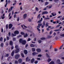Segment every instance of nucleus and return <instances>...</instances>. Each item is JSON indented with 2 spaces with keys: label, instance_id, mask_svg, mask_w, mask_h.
Listing matches in <instances>:
<instances>
[{
  "label": "nucleus",
  "instance_id": "1",
  "mask_svg": "<svg viewBox=\"0 0 64 64\" xmlns=\"http://www.w3.org/2000/svg\"><path fill=\"white\" fill-rule=\"evenodd\" d=\"M43 19V18H41V20H40L38 21V23H39V24L38 25V26H37L38 28H40V26L42 25V24H41V21H42V20Z\"/></svg>",
  "mask_w": 64,
  "mask_h": 64
},
{
  "label": "nucleus",
  "instance_id": "2",
  "mask_svg": "<svg viewBox=\"0 0 64 64\" xmlns=\"http://www.w3.org/2000/svg\"><path fill=\"white\" fill-rule=\"evenodd\" d=\"M20 42L22 44H26V41L25 40H23L22 39H20Z\"/></svg>",
  "mask_w": 64,
  "mask_h": 64
},
{
  "label": "nucleus",
  "instance_id": "3",
  "mask_svg": "<svg viewBox=\"0 0 64 64\" xmlns=\"http://www.w3.org/2000/svg\"><path fill=\"white\" fill-rule=\"evenodd\" d=\"M19 33V31L18 30H16L14 32V34H12L13 36H16V34H18Z\"/></svg>",
  "mask_w": 64,
  "mask_h": 64
},
{
  "label": "nucleus",
  "instance_id": "4",
  "mask_svg": "<svg viewBox=\"0 0 64 64\" xmlns=\"http://www.w3.org/2000/svg\"><path fill=\"white\" fill-rule=\"evenodd\" d=\"M18 47V46L16 45L15 46V48H16V49L15 50V53H18L19 51V49L17 48Z\"/></svg>",
  "mask_w": 64,
  "mask_h": 64
},
{
  "label": "nucleus",
  "instance_id": "5",
  "mask_svg": "<svg viewBox=\"0 0 64 64\" xmlns=\"http://www.w3.org/2000/svg\"><path fill=\"white\" fill-rule=\"evenodd\" d=\"M20 56V55H19V54H16L15 56V58L16 59H18V58H19V57Z\"/></svg>",
  "mask_w": 64,
  "mask_h": 64
},
{
  "label": "nucleus",
  "instance_id": "6",
  "mask_svg": "<svg viewBox=\"0 0 64 64\" xmlns=\"http://www.w3.org/2000/svg\"><path fill=\"white\" fill-rule=\"evenodd\" d=\"M48 14V12L47 11L43 12H42V15H44V14Z\"/></svg>",
  "mask_w": 64,
  "mask_h": 64
},
{
  "label": "nucleus",
  "instance_id": "7",
  "mask_svg": "<svg viewBox=\"0 0 64 64\" xmlns=\"http://www.w3.org/2000/svg\"><path fill=\"white\" fill-rule=\"evenodd\" d=\"M51 14L53 16H55L56 15V13L55 12H53L51 13Z\"/></svg>",
  "mask_w": 64,
  "mask_h": 64
},
{
  "label": "nucleus",
  "instance_id": "8",
  "mask_svg": "<svg viewBox=\"0 0 64 64\" xmlns=\"http://www.w3.org/2000/svg\"><path fill=\"white\" fill-rule=\"evenodd\" d=\"M12 26H12V24H10L9 25V29H11V28L12 27Z\"/></svg>",
  "mask_w": 64,
  "mask_h": 64
},
{
  "label": "nucleus",
  "instance_id": "9",
  "mask_svg": "<svg viewBox=\"0 0 64 64\" xmlns=\"http://www.w3.org/2000/svg\"><path fill=\"white\" fill-rule=\"evenodd\" d=\"M27 14H24L23 16L24 19H26V17H27Z\"/></svg>",
  "mask_w": 64,
  "mask_h": 64
},
{
  "label": "nucleus",
  "instance_id": "10",
  "mask_svg": "<svg viewBox=\"0 0 64 64\" xmlns=\"http://www.w3.org/2000/svg\"><path fill=\"white\" fill-rule=\"evenodd\" d=\"M30 59L28 57H27L26 58V61H30Z\"/></svg>",
  "mask_w": 64,
  "mask_h": 64
},
{
  "label": "nucleus",
  "instance_id": "11",
  "mask_svg": "<svg viewBox=\"0 0 64 64\" xmlns=\"http://www.w3.org/2000/svg\"><path fill=\"white\" fill-rule=\"evenodd\" d=\"M32 54L33 56H34V55H36V54H38V52H34L32 53Z\"/></svg>",
  "mask_w": 64,
  "mask_h": 64
},
{
  "label": "nucleus",
  "instance_id": "12",
  "mask_svg": "<svg viewBox=\"0 0 64 64\" xmlns=\"http://www.w3.org/2000/svg\"><path fill=\"white\" fill-rule=\"evenodd\" d=\"M41 49L39 48H38L36 49V51L38 52H40L41 51Z\"/></svg>",
  "mask_w": 64,
  "mask_h": 64
},
{
  "label": "nucleus",
  "instance_id": "13",
  "mask_svg": "<svg viewBox=\"0 0 64 64\" xmlns=\"http://www.w3.org/2000/svg\"><path fill=\"white\" fill-rule=\"evenodd\" d=\"M49 64H55V62L54 61H52Z\"/></svg>",
  "mask_w": 64,
  "mask_h": 64
},
{
  "label": "nucleus",
  "instance_id": "14",
  "mask_svg": "<svg viewBox=\"0 0 64 64\" xmlns=\"http://www.w3.org/2000/svg\"><path fill=\"white\" fill-rule=\"evenodd\" d=\"M34 58L32 59L31 60V63H33L34 62Z\"/></svg>",
  "mask_w": 64,
  "mask_h": 64
},
{
  "label": "nucleus",
  "instance_id": "15",
  "mask_svg": "<svg viewBox=\"0 0 64 64\" xmlns=\"http://www.w3.org/2000/svg\"><path fill=\"white\" fill-rule=\"evenodd\" d=\"M47 61L48 62H50L51 61H52V59L51 58H49L48 60Z\"/></svg>",
  "mask_w": 64,
  "mask_h": 64
},
{
  "label": "nucleus",
  "instance_id": "16",
  "mask_svg": "<svg viewBox=\"0 0 64 64\" xmlns=\"http://www.w3.org/2000/svg\"><path fill=\"white\" fill-rule=\"evenodd\" d=\"M22 59H20L18 60V62L19 63H21L22 62Z\"/></svg>",
  "mask_w": 64,
  "mask_h": 64
},
{
  "label": "nucleus",
  "instance_id": "17",
  "mask_svg": "<svg viewBox=\"0 0 64 64\" xmlns=\"http://www.w3.org/2000/svg\"><path fill=\"white\" fill-rule=\"evenodd\" d=\"M24 53L25 54H27L28 53V52H27V51L25 50H24Z\"/></svg>",
  "mask_w": 64,
  "mask_h": 64
},
{
  "label": "nucleus",
  "instance_id": "18",
  "mask_svg": "<svg viewBox=\"0 0 64 64\" xmlns=\"http://www.w3.org/2000/svg\"><path fill=\"white\" fill-rule=\"evenodd\" d=\"M10 45L12 46L13 45V42L12 41H10Z\"/></svg>",
  "mask_w": 64,
  "mask_h": 64
},
{
  "label": "nucleus",
  "instance_id": "19",
  "mask_svg": "<svg viewBox=\"0 0 64 64\" xmlns=\"http://www.w3.org/2000/svg\"><path fill=\"white\" fill-rule=\"evenodd\" d=\"M40 15H41V14H39L38 15L37 18L38 19H40Z\"/></svg>",
  "mask_w": 64,
  "mask_h": 64
},
{
  "label": "nucleus",
  "instance_id": "20",
  "mask_svg": "<svg viewBox=\"0 0 64 64\" xmlns=\"http://www.w3.org/2000/svg\"><path fill=\"white\" fill-rule=\"evenodd\" d=\"M14 51H13L12 52L11 55L12 56H13L14 54Z\"/></svg>",
  "mask_w": 64,
  "mask_h": 64
},
{
  "label": "nucleus",
  "instance_id": "21",
  "mask_svg": "<svg viewBox=\"0 0 64 64\" xmlns=\"http://www.w3.org/2000/svg\"><path fill=\"white\" fill-rule=\"evenodd\" d=\"M30 46L32 47H35V46L33 44H31L30 45Z\"/></svg>",
  "mask_w": 64,
  "mask_h": 64
},
{
  "label": "nucleus",
  "instance_id": "22",
  "mask_svg": "<svg viewBox=\"0 0 64 64\" xmlns=\"http://www.w3.org/2000/svg\"><path fill=\"white\" fill-rule=\"evenodd\" d=\"M46 56L48 58H50V56H49V55L47 53L46 54Z\"/></svg>",
  "mask_w": 64,
  "mask_h": 64
},
{
  "label": "nucleus",
  "instance_id": "23",
  "mask_svg": "<svg viewBox=\"0 0 64 64\" xmlns=\"http://www.w3.org/2000/svg\"><path fill=\"white\" fill-rule=\"evenodd\" d=\"M24 36V38H26V37H27L28 36V34H26Z\"/></svg>",
  "mask_w": 64,
  "mask_h": 64
},
{
  "label": "nucleus",
  "instance_id": "24",
  "mask_svg": "<svg viewBox=\"0 0 64 64\" xmlns=\"http://www.w3.org/2000/svg\"><path fill=\"white\" fill-rule=\"evenodd\" d=\"M48 4H49V2H46L45 3V5H48Z\"/></svg>",
  "mask_w": 64,
  "mask_h": 64
},
{
  "label": "nucleus",
  "instance_id": "25",
  "mask_svg": "<svg viewBox=\"0 0 64 64\" xmlns=\"http://www.w3.org/2000/svg\"><path fill=\"white\" fill-rule=\"evenodd\" d=\"M41 40H45L46 38H40Z\"/></svg>",
  "mask_w": 64,
  "mask_h": 64
},
{
  "label": "nucleus",
  "instance_id": "26",
  "mask_svg": "<svg viewBox=\"0 0 64 64\" xmlns=\"http://www.w3.org/2000/svg\"><path fill=\"white\" fill-rule=\"evenodd\" d=\"M21 55L22 57L23 58H24V55L23 53H22Z\"/></svg>",
  "mask_w": 64,
  "mask_h": 64
},
{
  "label": "nucleus",
  "instance_id": "27",
  "mask_svg": "<svg viewBox=\"0 0 64 64\" xmlns=\"http://www.w3.org/2000/svg\"><path fill=\"white\" fill-rule=\"evenodd\" d=\"M8 56H9V54H6V55L4 56L5 57H8Z\"/></svg>",
  "mask_w": 64,
  "mask_h": 64
},
{
  "label": "nucleus",
  "instance_id": "28",
  "mask_svg": "<svg viewBox=\"0 0 64 64\" xmlns=\"http://www.w3.org/2000/svg\"><path fill=\"white\" fill-rule=\"evenodd\" d=\"M32 50L33 52H34L35 51V48H32Z\"/></svg>",
  "mask_w": 64,
  "mask_h": 64
},
{
  "label": "nucleus",
  "instance_id": "29",
  "mask_svg": "<svg viewBox=\"0 0 64 64\" xmlns=\"http://www.w3.org/2000/svg\"><path fill=\"white\" fill-rule=\"evenodd\" d=\"M49 26V24H48V23H46V27H48Z\"/></svg>",
  "mask_w": 64,
  "mask_h": 64
},
{
  "label": "nucleus",
  "instance_id": "30",
  "mask_svg": "<svg viewBox=\"0 0 64 64\" xmlns=\"http://www.w3.org/2000/svg\"><path fill=\"white\" fill-rule=\"evenodd\" d=\"M36 11H38V10H39V9L37 7H36Z\"/></svg>",
  "mask_w": 64,
  "mask_h": 64
},
{
  "label": "nucleus",
  "instance_id": "31",
  "mask_svg": "<svg viewBox=\"0 0 64 64\" xmlns=\"http://www.w3.org/2000/svg\"><path fill=\"white\" fill-rule=\"evenodd\" d=\"M52 5H50L48 7V8H49V9H50V8H52Z\"/></svg>",
  "mask_w": 64,
  "mask_h": 64
},
{
  "label": "nucleus",
  "instance_id": "32",
  "mask_svg": "<svg viewBox=\"0 0 64 64\" xmlns=\"http://www.w3.org/2000/svg\"><path fill=\"white\" fill-rule=\"evenodd\" d=\"M60 30V29H58V30H54V31H55V32H56V31H59Z\"/></svg>",
  "mask_w": 64,
  "mask_h": 64
},
{
  "label": "nucleus",
  "instance_id": "33",
  "mask_svg": "<svg viewBox=\"0 0 64 64\" xmlns=\"http://www.w3.org/2000/svg\"><path fill=\"white\" fill-rule=\"evenodd\" d=\"M41 40H38V42L39 43H41Z\"/></svg>",
  "mask_w": 64,
  "mask_h": 64
},
{
  "label": "nucleus",
  "instance_id": "34",
  "mask_svg": "<svg viewBox=\"0 0 64 64\" xmlns=\"http://www.w3.org/2000/svg\"><path fill=\"white\" fill-rule=\"evenodd\" d=\"M1 45V47H3V46H4V44L3 43H2Z\"/></svg>",
  "mask_w": 64,
  "mask_h": 64
},
{
  "label": "nucleus",
  "instance_id": "35",
  "mask_svg": "<svg viewBox=\"0 0 64 64\" xmlns=\"http://www.w3.org/2000/svg\"><path fill=\"white\" fill-rule=\"evenodd\" d=\"M0 41H3V38H2V37H1L0 38Z\"/></svg>",
  "mask_w": 64,
  "mask_h": 64
},
{
  "label": "nucleus",
  "instance_id": "36",
  "mask_svg": "<svg viewBox=\"0 0 64 64\" xmlns=\"http://www.w3.org/2000/svg\"><path fill=\"white\" fill-rule=\"evenodd\" d=\"M8 34V36L9 37H10L11 36V32H9Z\"/></svg>",
  "mask_w": 64,
  "mask_h": 64
},
{
  "label": "nucleus",
  "instance_id": "37",
  "mask_svg": "<svg viewBox=\"0 0 64 64\" xmlns=\"http://www.w3.org/2000/svg\"><path fill=\"white\" fill-rule=\"evenodd\" d=\"M38 62L37 60H36L34 62V63L35 64H37V63H38Z\"/></svg>",
  "mask_w": 64,
  "mask_h": 64
},
{
  "label": "nucleus",
  "instance_id": "38",
  "mask_svg": "<svg viewBox=\"0 0 64 64\" xmlns=\"http://www.w3.org/2000/svg\"><path fill=\"white\" fill-rule=\"evenodd\" d=\"M60 20L61 21H63V20H64V18H61L60 19Z\"/></svg>",
  "mask_w": 64,
  "mask_h": 64
},
{
  "label": "nucleus",
  "instance_id": "39",
  "mask_svg": "<svg viewBox=\"0 0 64 64\" xmlns=\"http://www.w3.org/2000/svg\"><path fill=\"white\" fill-rule=\"evenodd\" d=\"M14 63L16 64H17L18 63V61L17 60H16L14 61Z\"/></svg>",
  "mask_w": 64,
  "mask_h": 64
},
{
  "label": "nucleus",
  "instance_id": "40",
  "mask_svg": "<svg viewBox=\"0 0 64 64\" xmlns=\"http://www.w3.org/2000/svg\"><path fill=\"white\" fill-rule=\"evenodd\" d=\"M6 40H9V38L8 36H7L6 37Z\"/></svg>",
  "mask_w": 64,
  "mask_h": 64
},
{
  "label": "nucleus",
  "instance_id": "41",
  "mask_svg": "<svg viewBox=\"0 0 64 64\" xmlns=\"http://www.w3.org/2000/svg\"><path fill=\"white\" fill-rule=\"evenodd\" d=\"M8 24H6V29H8Z\"/></svg>",
  "mask_w": 64,
  "mask_h": 64
},
{
  "label": "nucleus",
  "instance_id": "42",
  "mask_svg": "<svg viewBox=\"0 0 64 64\" xmlns=\"http://www.w3.org/2000/svg\"><path fill=\"white\" fill-rule=\"evenodd\" d=\"M1 18H2V19H4L5 18V17L4 16H1Z\"/></svg>",
  "mask_w": 64,
  "mask_h": 64
},
{
  "label": "nucleus",
  "instance_id": "43",
  "mask_svg": "<svg viewBox=\"0 0 64 64\" xmlns=\"http://www.w3.org/2000/svg\"><path fill=\"white\" fill-rule=\"evenodd\" d=\"M60 36H62V37H64V34H60Z\"/></svg>",
  "mask_w": 64,
  "mask_h": 64
},
{
  "label": "nucleus",
  "instance_id": "44",
  "mask_svg": "<svg viewBox=\"0 0 64 64\" xmlns=\"http://www.w3.org/2000/svg\"><path fill=\"white\" fill-rule=\"evenodd\" d=\"M7 4H8V3H7V2L6 3V4L5 5V7H6L7 6Z\"/></svg>",
  "mask_w": 64,
  "mask_h": 64
},
{
  "label": "nucleus",
  "instance_id": "45",
  "mask_svg": "<svg viewBox=\"0 0 64 64\" xmlns=\"http://www.w3.org/2000/svg\"><path fill=\"white\" fill-rule=\"evenodd\" d=\"M31 40V39L30 38H28V41H30Z\"/></svg>",
  "mask_w": 64,
  "mask_h": 64
},
{
  "label": "nucleus",
  "instance_id": "46",
  "mask_svg": "<svg viewBox=\"0 0 64 64\" xmlns=\"http://www.w3.org/2000/svg\"><path fill=\"white\" fill-rule=\"evenodd\" d=\"M21 34H22V35H24V32H21Z\"/></svg>",
  "mask_w": 64,
  "mask_h": 64
},
{
  "label": "nucleus",
  "instance_id": "47",
  "mask_svg": "<svg viewBox=\"0 0 64 64\" xmlns=\"http://www.w3.org/2000/svg\"><path fill=\"white\" fill-rule=\"evenodd\" d=\"M52 30H51L50 33V34L51 35V34H52Z\"/></svg>",
  "mask_w": 64,
  "mask_h": 64
},
{
  "label": "nucleus",
  "instance_id": "48",
  "mask_svg": "<svg viewBox=\"0 0 64 64\" xmlns=\"http://www.w3.org/2000/svg\"><path fill=\"white\" fill-rule=\"evenodd\" d=\"M50 19V18H46L45 19H46V20H47V19Z\"/></svg>",
  "mask_w": 64,
  "mask_h": 64
},
{
  "label": "nucleus",
  "instance_id": "49",
  "mask_svg": "<svg viewBox=\"0 0 64 64\" xmlns=\"http://www.w3.org/2000/svg\"><path fill=\"white\" fill-rule=\"evenodd\" d=\"M19 21V18H18L17 19V21Z\"/></svg>",
  "mask_w": 64,
  "mask_h": 64
},
{
  "label": "nucleus",
  "instance_id": "50",
  "mask_svg": "<svg viewBox=\"0 0 64 64\" xmlns=\"http://www.w3.org/2000/svg\"><path fill=\"white\" fill-rule=\"evenodd\" d=\"M42 56V55L41 54H39L38 55V57H41Z\"/></svg>",
  "mask_w": 64,
  "mask_h": 64
},
{
  "label": "nucleus",
  "instance_id": "51",
  "mask_svg": "<svg viewBox=\"0 0 64 64\" xmlns=\"http://www.w3.org/2000/svg\"><path fill=\"white\" fill-rule=\"evenodd\" d=\"M54 1L55 2H57V1H58L59 0H54Z\"/></svg>",
  "mask_w": 64,
  "mask_h": 64
},
{
  "label": "nucleus",
  "instance_id": "52",
  "mask_svg": "<svg viewBox=\"0 0 64 64\" xmlns=\"http://www.w3.org/2000/svg\"><path fill=\"white\" fill-rule=\"evenodd\" d=\"M37 29L38 31H40V29L38 28H37Z\"/></svg>",
  "mask_w": 64,
  "mask_h": 64
},
{
  "label": "nucleus",
  "instance_id": "53",
  "mask_svg": "<svg viewBox=\"0 0 64 64\" xmlns=\"http://www.w3.org/2000/svg\"><path fill=\"white\" fill-rule=\"evenodd\" d=\"M60 26V25H58L56 26V28H58V27Z\"/></svg>",
  "mask_w": 64,
  "mask_h": 64
},
{
  "label": "nucleus",
  "instance_id": "54",
  "mask_svg": "<svg viewBox=\"0 0 64 64\" xmlns=\"http://www.w3.org/2000/svg\"><path fill=\"white\" fill-rule=\"evenodd\" d=\"M13 40L14 41H15V40H16V38H13Z\"/></svg>",
  "mask_w": 64,
  "mask_h": 64
},
{
  "label": "nucleus",
  "instance_id": "55",
  "mask_svg": "<svg viewBox=\"0 0 64 64\" xmlns=\"http://www.w3.org/2000/svg\"><path fill=\"white\" fill-rule=\"evenodd\" d=\"M62 17V16H59L57 17V18H59L61 17Z\"/></svg>",
  "mask_w": 64,
  "mask_h": 64
},
{
  "label": "nucleus",
  "instance_id": "56",
  "mask_svg": "<svg viewBox=\"0 0 64 64\" xmlns=\"http://www.w3.org/2000/svg\"><path fill=\"white\" fill-rule=\"evenodd\" d=\"M14 48V46H12L11 47V48L12 50V49H13Z\"/></svg>",
  "mask_w": 64,
  "mask_h": 64
},
{
  "label": "nucleus",
  "instance_id": "57",
  "mask_svg": "<svg viewBox=\"0 0 64 64\" xmlns=\"http://www.w3.org/2000/svg\"><path fill=\"white\" fill-rule=\"evenodd\" d=\"M57 62H60V60H57Z\"/></svg>",
  "mask_w": 64,
  "mask_h": 64
},
{
  "label": "nucleus",
  "instance_id": "58",
  "mask_svg": "<svg viewBox=\"0 0 64 64\" xmlns=\"http://www.w3.org/2000/svg\"><path fill=\"white\" fill-rule=\"evenodd\" d=\"M10 9L11 10H12V9H13V7L12 6L11 7Z\"/></svg>",
  "mask_w": 64,
  "mask_h": 64
},
{
  "label": "nucleus",
  "instance_id": "59",
  "mask_svg": "<svg viewBox=\"0 0 64 64\" xmlns=\"http://www.w3.org/2000/svg\"><path fill=\"white\" fill-rule=\"evenodd\" d=\"M34 41H36V38H34Z\"/></svg>",
  "mask_w": 64,
  "mask_h": 64
},
{
  "label": "nucleus",
  "instance_id": "60",
  "mask_svg": "<svg viewBox=\"0 0 64 64\" xmlns=\"http://www.w3.org/2000/svg\"><path fill=\"white\" fill-rule=\"evenodd\" d=\"M43 24V25H44V26H45V22H44Z\"/></svg>",
  "mask_w": 64,
  "mask_h": 64
},
{
  "label": "nucleus",
  "instance_id": "61",
  "mask_svg": "<svg viewBox=\"0 0 64 64\" xmlns=\"http://www.w3.org/2000/svg\"><path fill=\"white\" fill-rule=\"evenodd\" d=\"M58 50V49L57 48L55 49V51H57Z\"/></svg>",
  "mask_w": 64,
  "mask_h": 64
},
{
  "label": "nucleus",
  "instance_id": "62",
  "mask_svg": "<svg viewBox=\"0 0 64 64\" xmlns=\"http://www.w3.org/2000/svg\"><path fill=\"white\" fill-rule=\"evenodd\" d=\"M1 31V32H3V28H2Z\"/></svg>",
  "mask_w": 64,
  "mask_h": 64
},
{
  "label": "nucleus",
  "instance_id": "63",
  "mask_svg": "<svg viewBox=\"0 0 64 64\" xmlns=\"http://www.w3.org/2000/svg\"><path fill=\"white\" fill-rule=\"evenodd\" d=\"M28 21L30 22H31V19L29 18L28 19Z\"/></svg>",
  "mask_w": 64,
  "mask_h": 64
},
{
  "label": "nucleus",
  "instance_id": "64",
  "mask_svg": "<svg viewBox=\"0 0 64 64\" xmlns=\"http://www.w3.org/2000/svg\"><path fill=\"white\" fill-rule=\"evenodd\" d=\"M18 13H19V12H16L14 13V14H18Z\"/></svg>",
  "mask_w": 64,
  "mask_h": 64
}]
</instances>
